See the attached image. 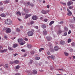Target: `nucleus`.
I'll use <instances>...</instances> for the list:
<instances>
[{"mask_svg": "<svg viewBox=\"0 0 75 75\" xmlns=\"http://www.w3.org/2000/svg\"><path fill=\"white\" fill-rule=\"evenodd\" d=\"M33 60H30V62L29 63V65H31V64H33Z\"/></svg>", "mask_w": 75, "mask_h": 75, "instance_id": "4468645a", "label": "nucleus"}, {"mask_svg": "<svg viewBox=\"0 0 75 75\" xmlns=\"http://www.w3.org/2000/svg\"><path fill=\"white\" fill-rule=\"evenodd\" d=\"M18 20H19V21H21V20L19 18H18Z\"/></svg>", "mask_w": 75, "mask_h": 75, "instance_id": "338daca9", "label": "nucleus"}, {"mask_svg": "<svg viewBox=\"0 0 75 75\" xmlns=\"http://www.w3.org/2000/svg\"><path fill=\"white\" fill-rule=\"evenodd\" d=\"M7 28H4L3 29V31H5V30H7Z\"/></svg>", "mask_w": 75, "mask_h": 75, "instance_id": "c03bdc74", "label": "nucleus"}, {"mask_svg": "<svg viewBox=\"0 0 75 75\" xmlns=\"http://www.w3.org/2000/svg\"><path fill=\"white\" fill-rule=\"evenodd\" d=\"M50 57L52 59H54L55 58V56H53V55H52Z\"/></svg>", "mask_w": 75, "mask_h": 75, "instance_id": "bb28decb", "label": "nucleus"}, {"mask_svg": "<svg viewBox=\"0 0 75 75\" xmlns=\"http://www.w3.org/2000/svg\"><path fill=\"white\" fill-rule=\"evenodd\" d=\"M47 39L48 41H50V40H52V38L51 37H47Z\"/></svg>", "mask_w": 75, "mask_h": 75, "instance_id": "ddd939ff", "label": "nucleus"}, {"mask_svg": "<svg viewBox=\"0 0 75 75\" xmlns=\"http://www.w3.org/2000/svg\"><path fill=\"white\" fill-rule=\"evenodd\" d=\"M64 29L66 31H68V28L66 27H65Z\"/></svg>", "mask_w": 75, "mask_h": 75, "instance_id": "473e14b6", "label": "nucleus"}, {"mask_svg": "<svg viewBox=\"0 0 75 75\" xmlns=\"http://www.w3.org/2000/svg\"><path fill=\"white\" fill-rule=\"evenodd\" d=\"M42 50H44V48H41L39 50V52H41Z\"/></svg>", "mask_w": 75, "mask_h": 75, "instance_id": "b1692460", "label": "nucleus"}, {"mask_svg": "<svg viewBox=\"0 0 75 75\" xmlns=\"http://www.w3.org/2000/svg\"><path fill=\"white\" fill-rule=\"evenodd\" d=\"M15 75H20V73H16L15 74Z\"/></svg>", "mask_w": 75, "mask_h": 75, "instance_id": "e2e57ef3", "label": "nucleus"}, {"mask_svg": "<svg viewBox=\"0 0 75 75\" xmlns=\"http://www.w3.org/2000/svg\"><path fill=\"white\" fill-rule=\"evenodd\" d=\"M44 35H47V32L46 30H45L43 32Z\"/></svg>", "mask_w": 75, "mask_h": 75, "instance_id": "393cba45", "label": "nucleus"}, {"mask_svg": "<svg viewBox=\"0 0 75 75\" xmlns=\"http://www.w3.org/2000/svg\"><path fill=\"white\" fill-rule=\"evenodd\" d=\"M48 11L45 10H42L41 11V13L43 14H46L48 12Z\"/></svg>", "mask_w": 75, "mask_h": 75, "instance_id": "f03ea898", "label": "nucleus"}, {"mask_svg": "<svg viewBox=\"0 0 75 75\" xmlns=\"http://www.w3.org/2000/svg\"><path fill=\"white\" fill-rule=\"evenodd\" d=\"M30 6L31 7H33V6H34V4H30Z\"/></svg>", "mask_w": 75, "mask_h": 75, "instance_id": "603ef678", "label": "nucleus"}, {"mask_svg": "<svg viewBox=\"0 0 75 75\" xmlns=\"http://www.w3.org/2000/svg\"><path fill=\"white\" fill-rule=\"evenodd\" d=\"M75 44L74 43H71V46L72 47H74L75 46Z\"/></svg>", "mask_w": 75, "mask_h": 75, "instance_id": "f704fd0d", "label": "nucleus"}, {"mask_svg": "<svg viewBox=\"0 0 75 75\" xmlns=\"http://www.w3.org/2000/svg\"><path fill=\"white\" fill-rule=\"evenodd\" d=\"M63 23H64V21H62L61 22H60L59 23V24H63Z\"/></svg>", "mask_w": 75, "mask_h": 75, "instance_id": "6e6d98bb", "label": "nucleus"}, {"mask_svg": "<svg viewBox=\"0 0 75 75\" xmlns=\"http://www.w3.org/2000/svg\"><path fill=\"white\" fill-rule=\"evenodd\" d=\"M7 51V50L6 49H4V50H1L0 52H1L2 53H3V52H6Z\"/></svg>", "mask_w": 75, "mask_h": 75, "instance_id": "9d476101", "label": "nucleus"}, {"mask_svg": "<svg viewBox=\"0 0 75 75\" xmlns=\"http://www.w3.org/2000/svg\"><path fill=\"white\" fill-rule=\"evenodd\" d=\"M17 15H18V14H19V15H20V16H21V13H20V12L18 11V12H16V13Z\"/></svg>", "mask_w": 75, "mask_h": 75, "instance_id": "a878e982", "label": "nucleus"}, {"mask_svg": "<svg viewBox=\"0 0 75 75\" xmlns=\"http://www.w3.org/2000/svg\"><path fill=\"white\" fill-rule=\"evenodd\" d=\"M8 49L9 50H10L11 51H12V50H13V48H12V47H8Z\"/></svg>", "mask_w": 75, "mask_h": 75, "instance_id": "7c9ffc66", "label": "nucleus"}, {"mask_svg": "<svg viewBox=\"0 0 75 75\" xmlns=\"http://www.w3.org/2000/svg\"><path fill=\"white\" fill-rule=\"evenodd\" d=\"M34 34V33L32 31H29L28 33V36H32Z\"/></svg>", "mask_w": 75, "mask_h": 75, "instance_id": "20e7f679", "label": "nucleus"}, {"mask_svg": "<svg viewBox=\"0 0 75 75\" xmlns=\"http://www.w3.org/2000/svg\"><path fill=\"white\" fill-rule=\"evenodd\" d=\"M67 33L66 32L64 34V36H67Z\"/></svg>", "mask_w": 75, "mask_h": 75, "instance_id": "79ce46f5", "label": "nucleus"}, {"mask_svg": "<svg viewBox=\"0 0 75 75\" xmlns=\"http://www.w3.org/2000/svg\"><path fill=\"white\" fill-rule=\"evenodd\" d=\"M54 21H51L49 24V25L51 26L52 24H54Z\"/></svg>", "mask_w": 75, "mask_h": 75, "instance_id": "2eb2a0df", "label": "nucleus"}, {"mask_svg": "<svg viewBox=\"0 0 75 75\" xmlns=\"http://www.w3.org/2000/svg\"><path fill=\"white\" fill-rule=\"evenodd\" d=\"M34 28H36V29H38V26H35Z\"/></svg>", "mask_w": 75, "mask_h": 75, "instance_id": "4d7b16f0", "label": "nucleus"}, {"mask_svg": "<svg viewBox=\"0 0 75 75\" xmlns=\"http://www.w3.org/2000/svg\"><path fill=\"white\" fill-rule=\"evenodd\" d=\"M32 19L33 20H36L38 19V17L36 16H33L32 17Z\"/></svg>", "mask_w": 75, "mask_h": 75, "instance_id": "423d86ee", "label": "nucleus"}, {"mask_svg": "<svg viewBox=\"0 0 75 75\" xmlns=\"http://www.w3.org/2000/svg\"><path fill=\"white\" fill-rule=\"evenodd\" d=\"M0 5L1 6L3 5V2L1 1L0 2Z\"/></svg>", "mask_w": 75, "mask_h": 75, "instance_id": "3c124183", "label": "nucleus"}, {"mask_svg": "<svg viewBox=\"0 0 75 75\" xmlns=\"http://www.w3.org/2000/svg\"><path fill=\"white\" fill-rule=\"evenodd\" d=\"M17 55H18V54L17 53L15 54H13V56H14V57H16V56Z\"/></svg>", "mask_w": 75, "mask_h": 75, "instance_id": "5fc2aeb1", "label": "nucleus"}, {"mask_svg": "<svg viewBox=\"0 0 75 75\" xmlns=\"http://www.w3.org/2000/svg\"><path fill=\"white\" fill-rule=\"evenodd\" d=\"M14 64H18V62H19V61L18 60H16L14 61Z\"/></svg>", "mask_w": 75, "mask_h": 75, "instance_id": "aec40b11", "label": "nucleus"}, {"mask_svg": "<svg viewBox=\"0 0 75 75\" xmlns=\"http://www.w3.org/2000/svg\"><path fill=\"white\" fill-rule=\"evenodd\" d=\"M70 52H72V51H73L74 50L73 49H72V48H71L70 49Z\"/></svg>", "mask_w": 75, "mask_h": 75, "instance_id": "ea45409f", "label": "nucleus"}, {"mask_svg": "<svg viewBox=\"0 0 75 75\" xmlns=\"http://www.w3.org/2000/svg\"><path fill=\"white\" fill-rule=\"evenodd\" d=\"M50 50L51 52H54V49L52 48H50Z\"/></svg>", "mask_w": 75, "mask_h": 75, "instance_id": "a211bd4d", "label": "nucleus"}, {"mask_svg": "<svg viewBox=\"0 0 75 75\" xmlns=\"http://www.w3.org/2000/svg\"><path fill=\"white\" fill-rule=\"evenodd\" d=\"M36 60H38L40 59V57H37V58H36Z\"/></svg>", "mask_w": 75, "mask_h": 75, "instance_id": "a18cd8bd", "label": "nucleus"}, {"mask_svg": "<svg viewBox=\"0 0 75 75\" xmlns=\"http://www.w3.org/2000/svg\"><path fill=\"white\" fill-rule=\"evenodd\" d=\"M60 44H62V45H64V44H65V42L64 41H61L60 42Z\"/></svg>", "mask_w": 75, "mask_h": 75, "instance_id": "4be33fe9", "label": "nucleus"}, {"mask_svg": "<svg viewBox=\"0 0 75 75\" xmlns=\"http://www.w3.org/2000/svg\"><path fill=\"white\" fill-rule=\"evenodd\" d=\"M18 46V45L17 44H14L13 45V48H16Z\"/></svg>", "mask_w": 75, "mask_h": 75, "instance_id": "6ab92c4d", "label": "nucleus"}, {"mask_svg": "<svg viewBox=\"0 0 75 75\" xmlns=\"http://www.w3.org/2000/svg\"><path fill=\"white\" fill-rule=\"evenodd\" d=\"M18 42H23V39H18Z\"/></svg>", "mask_w": 75, "mask_h": 75, "instance_id": "f8f14e48", "label": "nucleus"}, {"mask_svg": "<svg viewBox=\"0 0 75 75\" xmlns=\"http://www.w3.org/2000/svg\"><path fill=\"white\" fill-rule=\"evenodd\" d=\"M34 21H30V24L31 25H32V24H34Z\"/></svg>", "mask_w": 75, "mask_h": 75, "instance_id": "c9c22d12", "label": "nucleus"}, {"mask_svg": "<svg viewBox=\"0 0 75 75\" xmlns=\"http://www.w3.org/2000/svg\"><path fill=\"white\" fill-rule=\"evenodd\" d=\"M31 16V14H26V15L25 16V18H28V17H30Z\"/></svg>", "mask_w": 75, "mask_h": 75, "instance_id": "0eeeda50", "label": "nucleus"}, {"mask_svg": "<svg viewBox=\"0 0 75 75\" xmlns=\"http://www.w3.org/2000/svg\"><path fill=\"white\" fill-rule=\"evenodd\" d=\"M30 53L32 55H33L34 54V51H32L30 52Z\"/></svg>", "mask_w": 75, "mask_h": 75, "instance_id": "cd10ccee", "label": "nucleus"}, {"mask_svg": "<svg viewBox=\"0 0 75 75\" xmlns=\"http://www.w3.org/2000/svg\"><path fill=\"white\" fill-rule=\"evenodd\" d=\"M28 48H31L32 47V45L30 44H28L27 45Z\"/></svg>", "mask_w": 75, "mask_h": 75, "instance_id": "9b49d317", "label": "nucleus"}, {"mask_svg": "<svg viewBox=\"0 0 75 75\" xmlns=\"http://www.w3.org/2000/svg\"><path fill=\"white\" fill-rule=\"evenodd\" d=\"M6 33H10L11 32V30L10 28H7L6 30Z\"/></svg>", "mask_w": 75, "mask_h": 75, "instance_id": "39448f33", "label": "nucleus"}, {"mask_svg": "<svg viewBox=\"0 0 75 75\" xmlns=\"http://www.w3.org/2000/svg\"><path fill=\"white\" fill-rule=\"evenodd\" d=\"M14 63V62L11 61V62H10V64H13Z\"/></svg>", "mask_w": 75, "mask_h": 75, "instance_id": "4c0bfd02", "label": "nucleus"}, {"mask_svg": "<svg viewBox=\"0 0 75 75\" xmlns=\"http://www.w3.org/2000/svg\"><path fill=\"white\" fill-rule=\"evenodd\" d=\"M24 40L25 41H28V39L27 38H25Z\"/></svg>", "mask_w": 75, "mask_h": 75, "instance_id": "69168bd1", "label": "nucleus"}, {"mask_svg": "<svg viewBox=\"0 0 75 75\" xmlns=\"http://www.w3.org/2000/svg\"><path fill=\"white\" fill-rule=\"evenodd\" d=\"M44 21H45V22H47L48 21V19H44Z\"/></svg>", "mask_w": 75, "mask_h": 75, "instance_id": "09e8293b", "label": "nucleus"}, {"mask_svg": "<svg viewBox=\"0 0 75 75\" xmlns=\"http://www.w3.org/2000/svg\"><path fill=\"white\" fill-rule=\"evenodd\" d=\"M62 33V30L60 29H59L57 32V34H61Z\"/></svg>", "mask_w": 75, "mask_h": 75, "instance_id": "f3484780", "label": "nucleus"}, {"mask_svg": "<svg viewBox=\"0 0 75 75\" xmlns=\"http://www.w3.org/2000/svg\"><path fill=\"white\" fill-rule=\"evenodd\" d=\"M9 0H6V3H9Z\"/></svg>", "mask_w": 75, "mask_h": 75, "instance_id": "8fccbe9b", "label": "nucleus"}, {"mask_svg": "<svg viewBox=\"0 0 75 75\" xmlns=\"http://www.w3.org/2000/svg\"><path fill=\"white\" fill-rule=\"evenodd\" d=\"M16 69H18L20 68V66L17 65L16 67Z\"/></svg>", "mask_w": 75, "mask_h": 75, "instance_id": "c756f323", "label": "nucleus"}, {"mask_svg": "<svg viewBox=\"0 0 75 75\" xmlns=\"http://www.w3.org/2000/svg\"><path fill=\"white\" fill-rule=\"evenodd\" d=\"M62 4L64 6H66L67 4L65 3L62 2Z\"/></svg>", "mask_w": 75, "mask_h": 75, "instance_id": "a19ab883", "label": "nucleus"}, {"mask_svg": "<svg viewBox=\"0 0 75 75\" xmlns=\"http://www.w3.org/2000/svg\"><path fill=\"white\" fill-rule=\"evenodd\" d=\"M71 39H69L68 40V43H69V42H71Z\"/></svg>", "mask_w": 75, "mask_h": 75, "instance_id": "2f4dec72", "label": "nucleus"}, {"mask_svg": "<svg viewBox=\"0 0 75 75\" xmlns=\"http://www.w3.org/2000/svg\"><path fill=\"white\" fill-rule=\"evenodd\" d=\"M71 3L70 2H69L67 3V5L68 6H71Z\"/></svg>", "mask_w": 75, "mask_h": 75, "instance_id": "72a5a7b5", "label": "nucleus"}, {"mask_svg": "<svg viewBox=\"0 0 75 75\" xmlns=\"http://www.w3.org/2000/svg\"><path fill=\"white\" fill-rule=\"evenodd\" d=\"M49 7H50V5H48L47 6V8H49Z\"/></svg>", "mask_w": 75, "mask_h": 75, "instance_id": "774afa93", "label": "nucleus"}, {"mask_svg": "<svg viewBox=\"0 0 75 75\" xmlns=\"http://www.w3.org/2000/svg\"><path fill=\"white\" fill-rule=\"evenodd\" d=\"M54 49L55 51H58L59 48H58V47L57 46H55L54 48Z\"/></svg>", "mask_w": 75, "mask_h": 75, "instance_id": "6e6552de", "label": "nucleus"}, {"mask_svg": "<svg viewBox=\"0 0 75 75\" xmlns=\"http://www.w3.org/2000/svg\"><path fill=\"white\" fill-rule=\"evenodd\" d=\"M4 38L6 39L7 38V36L6 35H5L4 36Z\"/></svg>", "mask_w": 75, "mask_h": 75, "instance_id": "680f3d73", "label": "nucleus"}, {"mask_svg": "<svg viewBox=\"0 0 75 75\" xmlns=\"http://www.w3.org/2000/svg\"><path fill=\"white\" fill-rule=\"evenodd\" d=\"M49 47H51L52 46V44L51 43H49Z\"/></svg>", "mask_w": 75, "mask_h": 75, "instance_id": "bf43d9fd", "label": "nucleus"}, {"mask_svg": "<svg viewBox=\"0 0 75 75\" xmlns=\"http://www.w3.org/2000/svg\"><path fill=\"white\" fill-rule=\"evenodd\" d=\"M70 33H71V30H69L68 32L69 34H70Z\"/></svg>", "mask_w": 75, "mask_h": 75, "instance_id": "052dcab7", "label": "nucleus"}, {"mask_svg": "<svg viewBox=\"0 0 75 75\" xmlns=\"http://www.w3.org/2000/svg\"><path fill=\"white\" fill-rule=\"evenodd\" d=\"M6 24L7 25H9V24H11V21L10 19H7L6 21Z\"/></svg>", "mask_w": 75, "mask_h": 75, "instance_id": "f257e3e1", "label": "nucleus"}, {"mask_svg": "<svg viewBox=\"0 0 75 75\" xmlns=\"http://www.w3.org/2000/svg\"><path fill=\"white\" fill-rule=\"evenodd\" d=\"M67 11H68V13H67V14L68 16H71V15H72V12L70 11V10H69V9H67Z\"/></svg>", "mask_w": 75, "mask_h": 75, "instance_id": "7ed1b4c3", "label": "nucleus"}, {"mask_svg": "<svg viewBox=\"0 0 75 75\" xmlns=\"http://www.w3.org/2000/svg\"><path fill=\"white\" fill-rule=\"evenodd\" d=\"M69 9H72L73 8V7L72 6H70L69 7Z\"/></svg>", "mask_w": 75, "mask_h": 75, "instance_id": "37998d69", "label": "nucleus"}, {"mask_svg": "<svg viewBox=\"0 0 75 75\" xmlns=\"http://www.w3.org/2000/svg\"><path fill=\"white\" fill-rule=\"evenodd\" d=\"M23 44H24V43L23 42H21L20 43V45H23Z\"/></svg>", "mask_w": 75, "mask_h": 75, "instance_id": "49530a36", "label": "nucleus"}, {"mask_svg": "<svg viewBox=\"0 0 75 75\" xmlns=\"http://www.w3.org/2000/svg\"><path fill=\"white\" fill-rule=\"evenodd\" d=\"M25 13H28V11H27V10L25 9Z\"/></svg>", "mask_w": 75, "mask_h": 75, "instance_id": "de8ad7c7", "label": "nucleus"}, {"mask_svg": "<svg viewBox=\"0 0 75 75\" xmlns=\"http://www.w3.org/2000/svg\"><path fill=\"white\" fill-rule=\"evenodd\" d=\"M47 54H48V55H50V52H47Z\"/></svg>", "mask_w": 75, "mask_h": 75, "instance_id": "864d4df0", "label": "nucleus"}, {"mask_svg": "<svg viewBox=\"0 0 75 75\" xmlns=\"http://www.w3.org/2000/svg\"><path fill=\"white\" fill-rule=\"evenodd\" d=\"M1 16L2 17H6V15L4 13H2L1 15Z\"/></svg>", "mask_w": 75, "mask_h": 75, "instance_id": "412c9836", "label": "nucleus"}, {"mask_svg": "<svg viewBox=\"0 0 75 75\" xmlns=\"http://www.w3.org/2000/svg\"><path fill=\"white\" fill-rule=\"evenodd\" d=\"M5 67L6 68H8V64H5Z\"/></svg>", "mask_w": 75, "mask_h": 75, "instance_id": "c85d7f7f", "label": "nucleus"}, {"mask_svg": "<svg viewBox=\"0 0 75 75\" xmlns=\"http://www.w3.org/2000/svg\"><path fill=\"white\" fill-rule=\"evenodd\" d=\"M64 54L66 57H67V56H68V55H69L68 53H67V52H64Z\"/></svg>", "mask_w": 75, "mask_h": 75, "instance_id": "5701e85b", "label": "nucleus"}, {"mask_svg": "<svg viewBox=\"0 0 75 75\" xmlns=\"http://www.w3.org/2000/svg\"><path fill=\"white\" fill-rule=\"evenodd\" d=\"M32 73L34 75H35V74H37V71L36 70H33V72Z\"/></svg>", "mask_w": 75, "mask_h": 75, "instance_id": "1a4fd4ad", "label": "nucleus"}, {"mask_svg": "<svg viewBox=\"0 0 75 75\" xmlns=\"http://www.w3.org/2000/svg\"><path fill=\"white\" fill-rule=\"evenodd\" d=\"M30 3L29 2H27V4H28V5L29 6L30 5Z\"/></svg>", "mask_w": 75, "mask_h": 75, "instance_id": "0e129e2a", "label": "nucleus"}, {"mask_svg": "<svg viewBox=\"0 0 75 75\" xmlns=\"http://www.w3.org/2000/svg\"><path fill=\"white\" fill-rule=\"evenodd\" d=\"M3 11V8H0V11Z\"/></svg>", "mask_w": 75, "mask_h": 75, "instance_id": "e433bc0d", "label": "nucleus"}, {"mask_svg": "<svg viewBox=\"0 0 75 75\" xmlns=\"http://www.w3.org/2000/svg\"><path fill=\"white\" fill-rule=\"evenodd\" d=\"M16 31L17 32H20V29H19V28H17L16 29Z\"/></svg>", "mask_w": 75, "mask_h": 75, "instance_id": "58836bf2", "label": "nucleus"}, {"mask_svg": "<svg viewBox=\"0 0 75 75\" xmlns=\"http://www.w3.org/2000/svg\"><path fill=\"white\" fill-rule=\"evenodd\" d=\"M42 28H46V26L45 25V24H43L42 25Z\"/></svg>", "mask_w": 75, "mask_h": 75, "instance_id": "dca6fc26", "label": "nucleus"}, {"mask_svg": "<svg viewBox=\"0 0 75 75\" xmlns=\"http://www.w3.org/2000/svg\"><path fill=\"white\" fill-rule=\"evenodd\" d=\"M21 51L22 52H25V50H24V49H22L21 50Z\"/></svg>", "mask_w": 75, "mask_h": 75, "instance_id": "13d9d810", "label": "nucleus"}]
</instances>
